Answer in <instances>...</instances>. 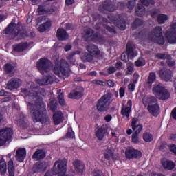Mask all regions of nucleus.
I'll use <instances>...</instances> for the list:
<instances>
[{"instance_id":"1","label":"nucleus","mask_w":176,"mask_h":176,"mask_svg":"<svg viewBox=\"0 0 176 176\" xmlns=\"http://www.w3.org/2000/svg\"><path fill=\"white\" fill-rule=\"evenodd\" d=\"M21 91L25 96V102L33 122H41L43 124H49L50 118L46 116V104L42 102V94L43 89L31 86L30 89H22Z\"/></svg>"},{"instance_id":"2","label":"nucleus","mask_w":176,"mask_h":176,"mask_svg":"<svg viewBox=\"0 0 176 176\" xmlns=\"http://www.w3.org/2000/svg\"><path fill=\"white\" fill-rule=\"evenodd\" d=\"M54 72L56 75H58L60 78H68L69 76V65L68 63L64 59L60 60L56 64Z\"/></svg>"},{"instance_id":"3","label":"nucleus","mask_w":176,"mask_h":176,"mask_svg":"<svg viewBox=\"0 0 176 176\" xmlns=\"http://www.w3.org/2000/svg\"><path fill=\"white\" fill-rule=\"evenodd\" d=\"M143 104L146 106L148 105V111L153 116L159 115V105H157V100L155 97L145 96L143 98Z\"/></svg>"},{"instance_id":"4","label":"nucleus","mask_w":176,"mask_h":176,"mask_svg":"<svg viewBox=\"0 0 176 176\" xmlns=\"http://www.w3.org/2000/svg\"><path fill=\"white\" fill-rule=\"evenodd\" d=\"M89 54H82L81 60L84 62L93 61L94 58H98L100 57V50L95 45L91 44L87 47Z\"/></svg>"},{"instance_id":"5","label":"nucleus","mask_w":176,"mask_h":176,"mask_svg":"<svg viewBox=\"0 0 176 176\" xmlns=\"http://www.w3.org/2000/svg\"><path fill=\"white\" fill-rule=\"evenodd\" d=\"M148 39L159 45L164 44V38H163V29L160 26L155 28L151 33L148 36Z\"/></svg>"},{"instance_id":"6","label":"nucleus","mask_w":176,"mask_h":176,"mask_svg":"<svg viewBox=\"0 0 176 176\" xmlns=\"http://www.w3.org/2000/svg\"><path fill=\"white\" fill-rule=\"evenodd\" d=\"M153 93L160 100H167L170 98V93L162 84H155L153 87Z\"/></svg>"},{"instance_id":"7","label":"nucleus","mask_w":176,"mask_h":176,"mask_svg":"<svg viewBox=\"0 0 176 176\" xmlns=\"http://www.w3.org/2000/svg\"><path fill=\"white\" fill-rule=\"evenodd\" d=\"M17 25H14V23H11L8 27L5 30L4 33L6 34L13 35L15 38L17 37V39H23L27 36L25 33H21V32H19Z\"/></svg>"},{"instance_id":"8","label":"nucleus","mask_w":176,"mask_h":176,"mask_svg":"<svg viewBox=\"0 0 176 176\" xmlns=\"http://www.w3.org/2000/svg\"><path fill=\"white\" fill-rule=\"evenodd\" d=\"M111 102H112V97L111 96V95L103 96L98 100L97 106L98 111H99V112H104V111H107V109L109 108Z\"/></svg>"},{"instance_id":"9","label":"nucleus","mask_w":176,"mask_h":176,"mask_svg":"<svg viewBox=\"0 0 176 176\" xmlns=\"http://www.w3.org/2000/svg\"><path fill=\"white\" fill-rule=\"evenodd\" d=\"M138 53L134 51V46L131 43H128L126 45V52L122 53L121 55V60L127 63L129 60H132L134 57H137Z\"/></svg>"},{"instance_id":"10","label":"nucleus","mask_w":176,"mask_h":176,"mask_svg":"<svg viewBox=\"0 0 176 176\" xmlns=\"http://www.w3.org/2000/svg\"><path fill=\"white\" fill-rule=\"evenodd\" d=\"M37 67L41 74H46L49 72L52 68H53V64L47 58H41L37 62Z\"/></svg>"},{"instance_id":"11","label":"nucleus","mask_w":176,"mask_h":176,"mask_svg":"<svg viewBox=\"0 0 176 176\" xmlns=\"http://www.w3.org/2000/svg\"><path fill=\"white\" fill-rule=\"evenodd\" d=\"M12 135H13V129L11 128L0 129V146L5 145L6 142L12 138Z\"/></svg>"},{"instance_id":"12","label":"nucleus","mask_w":176,"mask_h":176,"mask_svg":"<svg viewBox=\"0 0 176 176\" xmlns=\"http://www.w3.org/2000/svg\"><path fill=\"white\" fill-rule=\"evenodd\" d=\"M82 37L85 41H94V42H101L102 37L100 34H93V30L91 28H87L84 29Z\"/></svg>"},{"instance_id":"13","label":"nucleus","mask_w":176,"mask_h":176,"mask_svg":"<svg viewBox=\"0 0 176 176\" xmlns=\"http://www.w3.org/2000/svg\"><path fill=\"white\" fill-rule=\"evenodd\" d=\"M53 174H60V173H67V160L56 161L53 167Z\"/></svg>"},{"instance_id":"14","label":"nucleus","mask_w":176,"mask_h":176,"mask_svg":"<svg viewBox=\"0 0 176 176\" xmlns=\"http://www.w3.org/2000/svg\"><path fill=\"white\" fill-rule=\"evenodd\" d=\"M56 81V76L53 74H50L48 76L43 78H38L36 80V83L44 86H47Z\"/></svg>"},{"instance_id":"15","label":"nucleus","mask_w":176,"mask_h":176,"mask_svg":"<svg viewBox=\"0 0 176 176\" xmlns=\"http://www.w3.org/2000/svg\"><path fill=\"white\" fill-rule=\"evenodd\" d=\"M99 10L103 12V13L113 12L115 10V6H113L111 0H106L102 5L100 6Z\"/></svg>"},{"instance_id":"16","label":"nucleus","mask_w":176,"mask_h":176,"mask_svg":"<svg viewBox=\"0 0 176 176\" xmlns=\"http://www.w3.org/2000/svg\"><path fill=\"white\" fill-rule=\"evenodd\" d=\"M21 80L17 78H13L8 82L7 87L8 90H14V89H19L21 86Z\"/></svg>"},{"instance_id":"17","label":"nucleus","mask_w":176,"mask_h":176,"mask_svg":"<svg viewBox=\"0 0 176 176\" xmlns=\"http://www.w3.org/2000/svg\"><path fill=\"white\" fill-rule=\"evenodd\" d=\"M142 155V153L141 151L135 150L133 148H128L125 153V156L127 159L141 157Z\"/></svg>"},{"instance_id":"18","label":"nucleus","mask_w":176,"mask_h":176,"mask_svg":"<svg viewBox=\"0 0 176 176\" xmlns=\"http://www.w3.org/2000/svg\"><path fill=\"white\" fill-rule=\"evenodd\" d=\"M73 166L75 168L76 173H77V174H79V175H82V174L85 173V164H83V162H82L80 160H74L73 162Z\"/></svg>"},{"instance_id":"19","label":"nucleus","mask_w":176,"mask_h":176,"mask_svg":"<svg viewBox=\"0 0 176 176\" xmlns=\"http://www.w3.org/2000/svg\"><path fill=\"white\" fill-rule=\"evenodd\" d=\"M134 134H140L142 131V124L138 123V118H133L131 124Z\"/></svg>"},{"instance_id":"20","label":"nucleus","mask_w":176,"mask_h":176,"mask_svg":"<svg viewBox=\"0 0 176 176\" xmlns=\"http://www.w3.org/2000/svg\"><path fill=\"white\" fill-rule=\"evenodd\" d=\"M112 15H111L110 16H109V20L111 22H109L108 24H111V23H113V24H116V25H117V27L118 28H120V30H124V29L126 28V21H116Z\"/></svg>"},{"instance_id":"21","label":"nucleus","mask_w":176,"mask_h":176,"mask_svg":"<svg viewBox=\"0 0 176 176\" xmlns=\"http://www.w3.org/2000/svg\"><path fill=\"white\" fill-rule=\"evenodd\" d=\"M161 163L162 164V167L168 171H171V170H174V168H175V163L171 160H162Z\"/></svg>"},{"instance_id":"22","label":"nucleus","mask_w":176,"mask_h":176,"mask_svg":"<svg viewBox=\"0 0 176 176\" xmlns=\"http://www.w3.org/2000/svg\"><path fill=\"white\" fill-rule=\"evenodd\" d=\"M25 156H27V151L25 148H19L16 153V159L18 162H24V159H25Z\"/></svg>"},{"instance_id":"23","label":"nucleus","mask_w":176,"mask_h":176,"mask_svg":"<svg viewBox=\"0 0 176 176\" xmlns=\"http://www.w3.org/2000/svg\"><path fill=\"white\" fill-rule=\"evenodd\" d=\"M82 93H83L82 87L76 88L75 90L72 91L69 94V98H73V99L80 98V97H82Z\"/></svg>"},{"instance_id":"24","label":"nucleus","mask_w":176,"mask_h":176,"mask_svg":"<svg viewBox=\"0 0 176 176\" xmlns=\"http://www.w3.org/2000/svg\"><path fill=\"white\" fill-rule=\"evenodd\" d=\"M160 76L164 80L168 82V80H170L173 76H172L171 71L164 69L160 71Z\"/></svg>"},{"instance_id":"25","label":"nucleus","mask_w":176,"mask_h":176,"mask_svg":"<svg viewBox=\"0 0 176 176\" xmlns=\"http://www.w3.org/2000/svg\"><path fill=\"white\" fill-rule=\"evenodd\" d=\"M105 151H104V157L105 159H111V157H112V159H115V157H113V153L115 152V148H113V147H112L111 145H109L108 146H105L104 147Z\"/></svg>"},{"instance_id":"26","label":"nucleus","mask_w":176,"mask_h":176,"mask_svg":"<svg viewBox=\"0 0 176 176\" xmlns=\"http://www.w3.org/2000/svg\"><path fill=\"white\" fill-rule=\"evenodd\" d=\"M53 120L54 124H60V123H63V120H64V116H63V113L61 111L56 112L53 116Z\"/></svg>"},{"instance_id":"27","label":"nucleus","mask_w":176,"mask_h":176,"mask_svg":"<svg viewBox=\"0 0 176 176\" xmlns=\"http://www.w3.org/2000/svg\"><path fill=\"white\" fill-rule=\"evenodd\" d=\"M28 43H22L13 46V49L14 52H24V50H27L28 49Z\"/></svg>"},{"instance_id":"28","label":"nucleus","mask_w":176,"mask_h":176,"mask_svg":"<svg viewBox=\"0 0 176 176\" xmlns=\"http://www.w3.org/2000/svg\"><path fill=\"white\" fill-rule=\"evenodd\" d=\"M166 38L169 43H176V30L167 32Z\"/></svg>"},{"instance_id":"29","label":"nucleus","mask_w":176,"mask_h":176,"mask_svg":"<svg viewBox=\"0 0 176 176\" xmlns=\"http://www.w3.org/2000/svg\"><path fill=\"white\" fill-rule=\"evenodd\" d=\"M56 36L59 41H65L68 39V34L64 29H59L57 31Z\"/></svg>"},{"instance_id":"30","label":"nucleus","mask_w":176,"mask_h":176,"mask_svg":"<svg viewBox=\"0 0 176 176\" xmlns=\"http://www.w3.org/2000/svg\"><path fill=\"white\" fill-rule=\"evenodd\" d=\"M107 133V130H105V127H100L96 132V136L99 140V141H102L104 138L105 137V134Z\"/></svg>"},{"instance_id":"31","label":"nucleus","mask_w":176,"mask_h":176,"mask_svg":"<svg viewBox=\"0 0 176 176\" xmlns=\"http://www.w3.org/2000/svg\"><path fill=\"white\" fill-rule=\"evenodd\" d=\"M52 27V21H47L46 23L37 25L36 28H38L40 32H45V31L49 30Z\"/></svg>"},{"instance_id":"32","label":"nucleus","mask_w":176,"mask_h":176,"mask_svg":"<svg viewBox=\"0 0 176 176\" xmlns=\"http://www.w3.org/2000/svg\"><path fill=\"white\" fill-rule=\"evenodd\" d=\"M46 156L45 151L42 150H38L34 153L32 157L33 159H36L37 160H41V159H43Z\"/></svg>"},{"instance_id":"33","label":"nucleus","mask_w":176,"mask_h":176,"mask_svg":"<svg viewBox=\"0 0 176 176\" xmlns=\"http://www.w3.org/2000/svg\"><path fill=\"white\" fill-rule=\"evenodd\" d=\"M9 176H14V164L12 160L8 163Z\"/></svg>"},{"instance_id":"34","label":"nucleus","mask_w":176,"mask_h":176,"mask_svg":"<svg viewBox=\"0 0 176 176\" xmlns=\"http://www.w3.org/2000/svg\"><path fill=\"white\" fill-rule=\"evenodd\" d=\"M135 13L138 16H144L145 14V7L141 6V4H138Z\"/></svg>"},{"instance_id":"35","label":"nucleus","mask_w":176,"mask_h":176,"mask_svg":"<svg viewBox=\"0 0 176 176\" xmlns=\"http://www.w3.org/2000/svg\"><path fill=\"white\" fill-rule=\"evenodd\" d=\"M4 71L6 74H12L14 71V65L12 63H7L4 65Z\"/></svg>"},{"instance_id":"36","label":"nucleus","mask_w":176,"mask_h":176,"mask_svg":"<svg viewBox=\"0 0 176 176\" xmlns=\"http://www.w3.org/2000/svg\"><path fill=\"white\" fill-rule=\"evenodd\" d=\"M0 172L1 175L6 174V162L3 159L0 160Z\"/></svg>"},{"instance_id":"37","label":"nucleus","mask_w":176,"mask_h":176,"mask_svg":"<svg viewBox=\"0 0 176 176\" xmlns=\"http://www.w3.org/2000/svg\"><path fill=\"white\" fill-rule=\"evenodd\" d=\"M166 20H168V16L166 14H160L157 17V21L159 24H164V23L166 21Z\"/></svg>"},{"instance_id":"38","label":"nucleus","mask_w":176,"mask_h":176,"mask_svg":"<svg viewBox=\"0 0 176 176\" xmlns=\"http://www.w3.org/2000/svg\"><path fill=\"white\" fill-rule=\"evenodd\" d=\"M130 112H131L130 107H122L121 109V114L126 118L130 116Z\"/></svg>"},{"instance_id":"39","label":"nucleus","mask_w":176,"mask_h":176,"mask_svg":"<svg viewBox=\"0 0 176 176\" xmlns=\"http://www.w3.org/2000/svg\"><path fill=\"white\" fill-rule=\"evenodd\" d=\"M143 140L145 142H151V141H153V135L146 132L143 135Z\"/></svg>"},{"instance_id":"40","label":"nucleus","mask_w":176,"mask_h":176,"mask_svg":"<svg viewBox=\"0 0 176 176\" xmlns=\"http://www.w3.org/2000/svg\"><path fill=\"white\" fill-rule=\"evenodd\" d=\"M75 54H80V51L74 52L67 56V60L69 61L72 65H74L75 64V60H72V58H74V56H75Z\"/></svg>"},{"instance_id":"41","label":"nucleus","mask_w":176,"mask_h":176,"mask_svg":"<svg viewBox=\"0 0 176 176\" xmlns=\"http://www.w3.org/2000/svg\"><path fill=\"white\" fill-rule=\"evenodd\" d=\"M140 3H142L143 6H149V5H155V1L153 0H140Z\"/></svg>"},{"instance_id":"42","label":"nucleus","mask_w":176,"mask_h":176,"mask_svg":"<svg viewBox=\"0 0 176 176\" xmlns=\"http://www.w3.org/2000/svg\"><path fill=\"white\" fill-rule=\"evenodd\" d=\"M48 107L50 108L51 111H53V112H54V111H56V109H57V102L56 101V100H51L48 104Z\"/></svg>"},{"instance_id":"43","label":"nucleus","mask_w":176,"mask_h":176,"mask_svg":"<svg viewBox=\"0 0 176 176\" xmlns=\"http://www.w3.org/2000/svg\"><path fill=\"white\" fill-rule=\"evenodd\" d=\"M156 80V74L151 72L149 74L148 79V83L149 85H152Z\"/></svg>"},{"instance_id":"44","label":"nucleus","mask_w":176,"mask_h":176,"mask_svg":"<svg viewBox=\"0 0 176 176\" xmlns=\"http://www.w3.org/2000/svg\"><path fill=\"white\" fill-rule=\"evenodd\" d=\"M146 63H145V60H144V58H139L138 60H137L135 62V65L136 67H144V65H145Z\"/></svg>"},{"instance_id":"45","label":"nucleus","mask_w":176,"mask_h":176,"mask_svg":"<svg viewBox=\"0 0 176 176\" xmlns=\"http://www.w3.org/2000/svg\"><path fill=\"white\" fill-rule=\"evenodd\" d=\"M157 58H161L162 60H166L167 58L168 60H170L171 56L168 54H157L156 56Z\"/></svg>"},{"instance_id":"46","label":"nucleus","mask_w":176,"mask_h":176,"mask_svg":"<svg viewBox=\"0 0 176 176\" xmlns=\"http://www.w3.org/2000/svg\"><path fill=\"white\" fill-rule=\"evenodd\" d=\"M144 22L141 19H136L133 24V28H137V27H140V25H142Z\"/></svg>"},{"instance_id":"47","label":"nucleus","mask_w":176,"mask_h":176,"mask_svg":"<svg viewBox=\"0 0 176 176\" xmlns=\"http://www.w3.org/2000/svg\"><path fill=\"white\" fill-rule=\"evenodd\" d=\"M135 2H137V0H130L127 4V8L129 9V10H132V9H134V6H135Z\"/></svg>"},{"instance_id":"48","label":"nucleus","mask_w":176,"mask_h":176,"mask_svg":"<svg viewBox=\"0 0 176 176\" xmlns=\"http://www.w3.org/2000/svg\"><path fill=\"white\" fill-rule=\"evenodd\" d=\"M34 173H41L42 171H45V168H41V165H35L33 167Z\"/></svg>"},{"instance_id":"49","label":"nucleus","mask_w":176,"mask_h":176,"mask_svg":"<svg viewBox=\"0 0 176 176\" xmlns=\"http://www.w3.org/2000/svg\"><path fill=\"white\" fill-rule=\"evenodd\" d=\"M132 142H133V144H138V142H140V140L138 138V134L133 133L132 135Z\"/></svg>"},{"instance_id":"50","label":"nucleus","mask_w":176,"mask_h":176,"mask_svg":"<svg viewBox=\"0 0 176 176\" xmlns=\"http://www.w3.org/2000/svg\"><path fill=\"white\" fill-rule=\"evenodd\" d=\"M127 72H126V74H129V75H131V74H133V63H129L127 64Z\"/></svg>"},{"instance_id":"51","label":"nucleus","mask_w":176,"mask_h":176,"mask_svg":"<svg viewBox=\"0 0 176 176\" xmlns=\"http://www.w3.org/2000/svg\"><path fill=\"white\" fill-rule=\"evenodd\" d=\"M58 99H59V104H60V105H64L65 104V100L64 99V94H60L58 96Z\"/></svg>"},{"instance_id":"52","label":"nucleus","mask_w":176,"mask_h":176,"mask_svg":"<svg viewBox=\"0 0 176 176\" xmlns=\"http://www.w3.org/2000/svg\"><path fill=\"white\" fill-rule=\"evenodd\" d=\"M37 10L38 14H45L46 13V10H45V8L43 6H39Z\"/></svg>"},{"instance_id":"53","label":"nucleus","mask_w":176,"mask_h":176,"mask_svg":"<svg viewBox=\"0 0 176 176\" xmlns=\"http://www.w3.org/2000/svg\"><path fill=\"white\" fill-rule=\"evenodd\" d=\"M67 135L68 138H74L75 137V133H74V131H72V129H69Z\"/></svg>"},{"instance_id":"54","label":"nucleus","mask_w":176,"mask_h":176,"mask_svg":"<svg viewBox=\"0 0 176 176\" xmlns=\"http://www.w3.org/2000/svg\"><path fill=\"white\" fill-rule=\"evenodd\" d=\"M119 93H120V97L123 98L124 97V94L126 93V89L124 87H120V90H119Z\"/></svg>"},{"instance_id":"55","label":"nucleus","mask_w":176,"mask_h":176,"mask_svg":"<svg viewBox=\"0 0 176 176\" xmlns=\"http://www.w3.org/2000/svg\"><path fill=\"white\" fill-rule=\"evenodd\" d=\"M104 28H106L107 30V31H109V32H113V34H115V32H116V31H115L114 28H112L111 27H109V25L107 26V25H105V23L103 24Z\"/></svg>"},{"instance_id":"56","label":"nucleus","mask_w":176,"mask_h":176,"mask_svg":"<svg viewBox=\"0 0 176 176\" xmlns=\"http://www.w3.org/2000/svg\"><path fill=\"white\" fill-rule=\"evenodd\" d=\"M128 89L129 91H133L135 89V84L131 82L128 85Z\"/></svg>"},{"instance_id":"57","label":"nucleus","mask_w":176,"mask_h":176,"mask_svg":"<svg viewBox=\"0 0 176 176\" xmlns=\"http://www.w3.org/2000/svg\"><path fill=\"white\" fill-rule=\"evenodd\" d=\"M117 69H122L123 68V63L121 61H118L116 63Z\"/></svg>"},{"instance_id":"58","label":"nucleus","mask_w":176,"mask_h":176,"mask_svg":"<svg viewBox=\"0 0 176 176\" xmlns=\"http://www.w3.org/2000/svg\"><path fill=\"white\" fill-rule=\"evenodd\" d=\"M170 151L176 155V145L173 144L170 146Z\"/></svg>"},{"instance_id":"59","label":"nucleus","mask_w":176,"mask_h":176,"mask_svg":"<svg viewBox=\"0 0 176 176\" xmlns=\"http://www.w3.org/2000/svg\"><path fill=\"white\" fill-rule=\"evenodd\" d=\"M109 74H113L114 72H116V69L114 67H110L108 69Z\"/></svg>"},{"instance_id":"60","label":"nucleus","mask_w":176,"mask_h":176,"mask_svg":"<svg viewBox=\"0 0 176 176\" xmlns=\"http://www.w3.org/2000/svg\"><path fill=\"white\" fill-rule=\"evenodd\" d=\"M171 116L173 119H175V120H176V108L172 110Z\"/></svg>"},{"instance_id":"61","label":"nucleus","mask_w":176,"mask_h":176,"mask_svg":"<svg viewBox=\"0 0 176 176\" xmlns=\"http://www.w3.org/2000/svg\"><path fill=\"white\" fill-rule=\"evenodd\" d=\"M104 120L107 122H110L112 120V116L111 115H107L104 117Z\"/></svg>"},{"instance_id":"62","label":"nucleus","mask_w":176,"mask_h":176,"mask_svg":"<svg viewBox=\"0 0 176 176\" xmlns=\"http://www.w3.org/2000/svg\"><path fill=\"white\" fill-rule=\"evenodd\" d=\"M53 175H57V174H54L53 169H52V170H50L47 172L44 176H53Z\"/></svg>"},{"instance_id":"63","label":"nucleus","mask_w":176,"mask_h":176,"mask_svg":"<svg viewBox=\"0 0 176 176\" xmlns=\"http://www.w3.org/2000/svg\"><path fill=\"white\" fill-rule=\"evenodd\" d=\"M66 5H73L75 3V0H65Z\"/></svg>"},{"instance_id":"64","label":"nucleus","mask_w":176,"mask_h":176,"mask_svg":"<svg viewBox=\"0 0 176 176\" xmlns=\"http://www.w3.org/2000/svg\"><path fill=\"white\" fill-rule=\"evenodd\" d=\"M170 138L172 141H176V134L170 135Z\"/></svg>"}]
</instances>
